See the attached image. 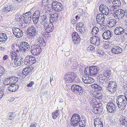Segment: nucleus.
I'll return each instance as SVG.
<instances>
[{
    "label": "nucleus",
    "instance_id": "obj_45",
    "mask_svg": "<svg viewBox=\"0 0 127 127\" xmlns=\"http://www.w3.org/2000/svg\"><path fill=\"white\" fill-rule=\"evenodd\" d=\"M60 112L59 110H57L56 111L52 113V117L54 119H56L57 117L59 115Z\"/></svg>",
    "mask_w": 127,
    "mask_h": 127
},
{
    "label": "nucleus",
    "instance_id": "obj_59",
    "mask_svg": "<svg viewBox=\"0 0 127 127\" xmlns=\"http://www.w3.org/2000/svg\"><path fill=\"white\" fill-rule=\"evenodd\" d=\"M103 96L101 94H98V95H97L96 96L95 100H97L98 99H101L102 98Z\"/></svg>",
    "mask_w": 127,
    "mask_h": 127
},
{
    "label": "nucleus",
    "instance_id": "obj_40",
    "mask_svg": "<svg viewBox=\"0 0 127 127\" xmlns=\"http://www.w3.org/2000/svg\"><path fill=\"white\" fill-rule=\"evenodd\" d=\"M58 4V5L56 7H54V8L53 9L55 11L57 12L60 11L61 10L62 8V5L61 4Z\"/></svg>",
    "mask_w": 127,
    "mask_h": 127
},
{
    "label": "nucleus",
    "instance_id": "obj_51",
    "mask_svg": "<svg viewBox=\"0 0 127 127\" xmlns=\"http://www.w3.org/2000/svg\"><path fill=\"white\" fill-rule=\"evenodd\" d=\"M61 4L60 3L56 1H53L52 3V6L53 7V9L54 8V7H56L58 5V4Z\"/></svg>",
    "mask_w": 127,
    "mask_h": 127
},
{
    "label": "nucleus",
    "instance_id": "obj_57",
    "mask_svg": "<svg viewBox=\"0 0 127 127\" xmlns=\"http://www.w3.org/2000/svg\"><path fill=\"white\" fill-rule=\"evenodd\" d=\"M72 38H75L80 37L78 34V33L77 32H73L72 34Z\"/></svg>",
    "mask_w": 127,
    "mask_h": 127
},
{
    "label": "nucleus",
    "instance_id": "obj_24",
    "mask_svg": "<svg viewBox=\"0 0 127 127\" xmlns=\"http://www.w3.org/2000/svg\"><path fill=\"white\" fill-rule=\"evenodd\" d=\"M114 32L116 35H120L124 33V29L120 27H116L114 30Z\"/></svg>",
    "mask_w": 127,
    "mask_h": 127
},
{
    "label": "nucleus",
    "instance_id": "obj_12",
    "mask_svg": "<svg viewBox=\"0 0 127 127\" xmlns=\"http://www.w3.org/2000/svg\"><path fill=\"white\" fill-rule=\"evenodd\" d=\"M96 20L98 23L99 24H103L104 22V15L102 13L98 14L96 16Z\"/></svg>",
    "mask_w": 127,
    "mask_h": 127
},
{
    "label": "nucleus",
    "instance_id": "obj_56",
    "mask_svg": "<svg viewBox=\"0 0 127 127\" xmlns=\"http://www.w3.org/2000/svg\"><path fill=\"white\" fill-rule=\"evenodd\" d=\"M49 0H42V4L46 7V5L48 4Z\"/></svg>",
    "mask_w": 127,
    "mask_h": 127
},
{
    "label": "nucleus",
    "instance_id": "obj_38",
    "mask_svg": "<svg viewBox=\"0 0 127 127\" xmlns=\"http://www.w3.org/2000/svg\"><path fill=\"white\" fill-rule=\"evenodd\" d=\"M120 122L122 125H124L126 127H127V118L122 117L120 118Z\"/></svg>",
    "mask_w": 127,
    "mask_h": 127
},
{
    "label": "nucleus",
    "instance_id": "obj_19",
    "mask_svg": "<svg viewBox=\"0 0 127 127\" xmlns=\"http://www.w3.org/2000/svg\"><path fill=\"white\" fill-rule=\"evenodd\" d=\"M3 10L4 12L10 11H12L14 9L13 6L12 5L8 4H7L3 5Z\"/></svg>",
    "mask_w": 127,
    "mask_h": 127
},
{
    "label": "nucleus",
    "instance_id": "obj_29",
    "mask_svg": "<svg viewBox=\"0 0 127 127\" xmlns=\"http://www.w3.org/2000/svg\"><path fill=\"white\" fill-rule=\"evenodd\" d=\"M99 31V29L97 27L95 26L93 28L92 30L91 33V35H92V36H97L98 35V33Z\"/></svg>",
    "mask_w": 127,
    "mask_h": 127
},
{
    "label": "nucleus",
    "instance_id": "obj_49",
    "mask_svg": "<svg viewBox=\"0 0 127 127\" xmlns=\"http://www.w3.org/2000/svg\"><path fill=\"white\" fill-rule=\"evenodd\" d=\"M50 23H54L55 24L56 23L58 20L57 19V18H55L53 17H51L50 16Z\"/></svg>",
    "mask_w": 127,
    "mask_h": 127
},
{
    "label": "nucleus",
    "instance_id": "obj_13",
    "mask_svg": "<svg viewBox=\"0 0 127 127\" xmlns=\"http://www.w3.org/2000/svg\"><path fill=\"white\" fill-rule=\"evenodd\" d=\"M99 10L103 14L108 15L109 13L108 8L105 5L101 4L99 6Z\"/></svg>",
    "mask_w": 127,
    "mask_h": 127
},
{
    "label": "nucleus",
    "instance_id": "obj_46",
    "mask_svg": "<svg viewBox=\"0 0 127 127\" xmlns=\"http://www.w3.org/2000/svg\"><path fill=\"white\" fill-rule=\"evenodd\" d=\"M10 80L9 78L5 79L3 81V84L5 85L11 84V81Z\"/></svg>",
    "mask_w": 127,
    "mask_h": 127
},
{
    "label": "nucleus",
    "instance_id": "obj_16",
    "mask_svg": "<svg viewBox=\"0 0 127 127\" xmlns=\"http://www.w3.org/2000/svg\"><path fill=\"white\" fill-rule=\"evenodd\" d=\"M113 6L111 8L112 10L118 9L119 8L121 5L120 1L119 0H114L113 2Z\"/></svg>",
    "mask_w": 127,
    "mask_h": 127
},
{
    "label": "nucleus",
    "instance_id": "obj_34",
    "mask_svg": "<svg viewBox=\"0 0 127 127\" xmlns=\"http://www.w3.org/2000/svg\"><path fill=\"white\" fill-rule=\"evenodd\" d=\"M116 23V20L113 19H111L109 21H108L107 22V23L108 25V26L109 27H113L115 26Z\"/></svg>",
    "mask_w": 127,
    "mask_h": 127
},
{
    "label": "nucleus",
    "instance_id": "obj_7",
    "mask_svg": "<svg viewBox=\"0 0 127 127\" xmlns=\"http://www.w3.org/2000/svg\"><path fill=\"white\" fill-rule=\"evenodd\" d=\"M79 120H80V116L77 114H73L71 120V125L74 127L78 126Z\"/></svg>",
    "mask_w": 127,
    "mask_h": 127
},
{
    "label": "nucleus",
    "instance_id": "obj_43",
    "mask_svg": "<svg viewBox=\"0 0 127 127\" xmlns=\"http://www.w3.org/2000/svg\"><path fill=\"white\" fill-rule=\"evenodd\" d=\"M12 46L14 50L15 51H18L20 49L18 44H17L16 43H15L14 44L12 45Z\"/></svg>",
    "mask_w": 127,
    "mask_h": 127
},
{
    "label": "nucleus",
    "instance_id": "obj_47",
    "mask_svg": "<svg viewBox=\"0 0 127 127\" xmlns=\"http://www.w3.org/2000/svg\"><path fill=\"white\" fill-rule=\"evenodd\" d=\"M80 37L79 38L75 37L74 38H72L73 42L75 44H78L80 42Z\"/></svg>",
    "mask_w": 127,
    "mask_h": 127
},
{
    "label": "nucleus",
    "instance_id": "obj_8",
    "mask_svg": "<svg viewBox=\"0 0 127 127\" xmlns=\"http://www.w3.org/2000/svg\"><path fill=\"white\" fill-rule=\"evenodd\" d=\"M71 91L75 94L81 95L83 92V88L78 85H73L71 87Z\"/></svg>",
    "mask_w": 127,
    "mask_h": 127
},
{
    "label": "nucleus",
    "instance_id": "obj_54",
    "mask_svg": "<svg viewBox=\"0 0 127 127\" xmlns=\"http://www.w3.org/2000/svg\"><path fill=\"white\" fill-rule=\"evenodd\" d=\"M76 29L80 32H82L84 30V27H81L76 26Z\"/></svg>",
    "mask_w": 127,
    "mask_h": 127
},
{
    "label": "nucleus",
    "instance_id": "obj_62",
    "mask_svg": "<svg viewBox=\"0 0 127 127\" xmlns=\"http://www.w3.org/2000/svg\"><path fill=\"white\" fill-rule=\"evenodd\" d=\"M15 115L13 113H11L8 119L10 120L13 119L15 118Z\"/></svg>",
    "mask_w": 127,
    "mask_h": 127
},
{
    "label": "nucleus",
    "instance_id": "obj_42",
    "mask_svg": "<svg viewBox=\"0 0 127 127\" xmlns=\"http://www.w3.org/2000/svg\"><path fill=\"white\" fill-rule=\"evenodd\" d=\"M16 56H15L12 58V62H13V60H15L20 59L22 58L21 57V54H20L19 53H16Z\"/></svg>",
    "mask_w": 127,
    "mask_h": 127
},
{
    "label": "nucleus",
    "instance_id": "obj_10",
    "mask_svg": "<svg viewBox=\"0 0 127 127\" xmlns=\"http://www.w3.org/2000/svg\"><path fill=\"white\" fill-rule=\"evenodd\" d=\"M12 30L13 33L17 38L21 37L22 36L23 32L19 29L14 27L13 28Z\"/></svg>",
    "mask_w": 127,
    "mask_h": 127
},
{
    "label": "nucleus",
    "instance_id": "obj_41",
    "mask_svg": "<svg viewBox=\"0 0 127 127\" xmlns=\"http://www.w3.org/2000/svg\"><path fill=\"white\" fill-rule=\"evenodd\" d=\"M23 18L28 17L29 18H32V15L31 12L29 11L27 12L23 15Z\"/></svg>",
    "mask_w": 127,
    "mask_h": 127
},
{
    "label": "nucleus",
    "instance_id": "obj_15",
    "mask_svg": "<svg viewBox=\"0 0 127 127\" xmlns=\"http://www.w3.org/2000/svg\"><path fill=\"white\" fill-rule=\"evenodd\" d=\"M46 32H51L54 29L53 24L49 23V22L43 25Z\"/></svg>",
    "mask_w": 127,
    "mask_h": 127
},
{
    "label": "nucleus",
    "instance_id": "obj_55",
    "mask_svg": "<svg viewBox=\"0 0 127 127\" xmlns=\"http://www.w3.org/2000/svg\"><path fill=\"white\" fill-rule=\"evenodd\" d=\"M97 55L98 56L101 57L103 55L104 52L102 50L97 51Z\"/></svg>",
    "mask_w": 127,
    "mask_h": 127
},
{
    "label": "nucleus",
    "instance_id": "obj_53",
    "mask_svg": "<svg viewBox=\"0 0 127 127\" xmlns=\"http://www.w3.org/2000/svg\"><path fill=\"white\" fill-rule=\"evenodd\" d=\"M95 47L93 45H90L87 48V50L88 51H91L94 50Z\"/></svg>",
    "mask_w": 127,
    "mask_h": 127
},
{
    "label": "nucleus",
    "instance_id": "obj_2",
    "mask_svg": "<svg viewBox=\"0 0 127 127\" xmlns=\"http://www.w3.org/2000/svg\"><path fill=\"white\" fill-rule=\"evenodd\" d=\"M38 28L37 26L34 25H32L29 27L27 29L28 35L33 37L38 36Z\"/></svg>",
    "mask_w": 127,
    "mask_h": 127
},
{
    "label": "nucleus",
    "instance_id": "obj_5",
    "mask_svg": "<svg viewBox=\"0 0 127 127\" xmlns=\"http://www.w3.org/2000/svg\"><path fill=\"white\" fill-rule=\"evenodd\" d=\"M30 51L32 55L36 56L40 54L42 50L39 45L35 44L31 46Z\"/></svg>",
    "mask_w": 127,
    "mask_h": 127
},
{
    "label": "nucleus",
    "instance_id": "obj_32",
    "mask_svg": "<svg viewBox=\"0 0 127 127\" xmlns=\"http://www.w3.org/2000/svg\"><path fill=\"white\" fill-rule=\"evenodd\" d=\"M38 36H39L37 39L38 44L41 46H45L46 43L45 40H44L41 37L39 36V35Z\"/></svg>",
    "mask_w": 127,
    "mask_h": 127
},
{
    "label": "nucleus",
    "instance_id": "obj_58",
    "mask_svg": "<svg viewBox=\"0 0 127 127\" xmlns=\"http://www.w3.org/2000/svg\"><path fill=\"white\" fill-rule=\"evenodd\" d=\"M93 98V97L91 96L90 95H88L87 98V100H88L90 103H91L92 102H91L92 101V99Z\"/></svg>",
    "mask_w": 127,
    "mask_h": 127
},
{
    "label": "nucleus",
    "instance_id": "obj_9",
    "mask_svg": "<svg viewBox=\"0 0 127 127\" xmlns=\"http://www.w3.org/2000/svg\"><path fill=\"white\" fill-rule=\"evenodd\" d=\"M116 107L114 103L111 102L107 103L106 108L108 111L110 113H113L116 110Z\"/></svg>",
    "mask_w": 127,
    "mask_h": 127
},
{
    "label": "nucleus",
    "instance_id": "obj_23",
    "mask_svg": "<svg viewBox=\"0 0 127 127\" xmlns=\"http://www.w3.org/2000/svg\"><path fill=\"white\" fill-rule=\"evenodd\" d=\"M103 38L105 40L110 39L111 37V33L110 31H108L104 32L102 34Z\"/></svg>",
    "mask_w": 127,
    "mask_h": 127
},
{
    "label": "nucleus",
    "instance_id": "obj_39",
    "mask_svg": "<svg viewBox=\"0 0 127 127\" xmlns=\"http://www.w3.org/2000/svg\"><path fill=\"white\" fill-rule=\"evenodd\" d=\"M90 67H86L85 69L84 72L85 74L87 75L91 76Z\"/></svg>",
    "mask_w": 127,
    "mask_h": 127
},
{
    "label": "nucleus",
    "instance_id": "obj_44",
    "mask_svg": "<svg viewBox=\"0 0 127 127\" xmlns=\"http://www.w3.org/2000/svg\"><path fill=\"white\" fill-rule=\"evenodd\" d=\"M49 32L46 31V32H44L42 34V37L46 39L50 38L51 37V36L49 33Z\"/></svg>",
    "mask_w": 127,
    "mask_h": 127
},
{
    "label": "nucleus",
    "instance_id": "obj_37",
    "mask_svg": "<svg viewBox=\"0 0 127 127\" xmlns=\"http://www.w3.org/2000/svg\"><path fill=\"white\" fill-rule=\"evenodd\" d=\"M86 120L85 119H82L80 121L79 120L78 123V125L80 127H84L86 125Z\"/></svg>",
    "mask_w": 127,
    "mask_h": 127
},
{
    "label": "nucleus",
    "instance_id": "obj_35",
    "mask_svg": "<svg viewBox=\"0 0 127 127\" xmlns=\"http://www.w3.org/2000/svg\"><path fill=\"white\" fill-rule=\"evenodd\" d=\"M9 78L11 81V84H16L18 80V78L15 76L11 77Z\"/></svg>",
    "mask_w": 127,
    "mask_h": 127
},
{
    "label": "nucleus",
    "instance_id": "obj_17",
    "mask_svg": "<svg viewBox=\"0 0 127 127\" xmlns=\"http://www.w3.org/2000/svg\"><path fill=\"white\" fill-rule=\"evenodd\" d=\"M20 46L21 47L22 50L24 52L28 51L30 49V46L27 42H21Z\"/></svg>",
    "mask_w": 127,
    "mask_h": 127
},
{
    "label": "nucleus",
    "instance_id": "obj_28",
    "mask_svg": "<svg viewBox=\"0 0 127 127\" xmlns=\"http://www.w3.org/2000/svg\"><path fill=\"white\" fill-rule=\"evenodd\" d=\"M31 68L30 66H29L24 68L22 71V73L23 75L26 76L30 74L31 71Z\"/></svg>",
    "mask_w": 127,
    "mask_h": 127
},
{
    "label": "nucleus",
    "instance_id": "obj_50",
    "mask_svg": "<svg viewBox=\"0 0 127 127\" xmlns=\"http://www.w3.org/2000/svg\"><path fill=\"white\" fill-rule=\"evenodd\" d=\"M30 59L31 64H34L36 62L35 58L32 56H30Z\"/></svg>",
    "mask_w": 127,
    "mask_h": 127
},
{
    "label": "nucleus",
    "instance_id": "obj_33",
    "mask_svg": "<svg viewBox=\"0 0 127 127\" xmlns=\"http://www.w3.org/2000/svg\"><path fill=\"white\" fill-rule=\"evenodd\" d=\"M6 75L4 73V68L1 66L0 67V83H1L0 78L2 79L4 78V76Z\"/></svg>",
    "mask_w": 127,
    "mask_h": 127
},
{
    "label": "nucleus",
    "instance_id": "obj_3",
    "mask_svg": "<svg viewBox=\"0 0 127 127\" xmlns=\"http://www.w3.org/2000/svg\"><path fill=\"white\" fill-rule=\"evenodd\" d=\"M76 76L73 72H70L67 73L64 77V80L66 83H70L75 81Z\"/></svg>",
    "mask_w": 127,
    "mask_h": 127
},
{
    "label": "nucleus",
    "instance_id": "obj_11",
    "mask_svg": "<svg viewBox=\"0 0 127 127\" xmlns=\"http://www.w3.org/2000/svg\"><path fill=\"white\" fill-rule=\"evenodd\" d=\"M90 42L96 46H98L100 43V38L97 36H93L90 39Z\"/></svg>",
    "mask_w": 127,
    "mask_h": 127
},
{
    "label": "nucleus",
    "instance_id": "obj_21",
    "mask_svg": "<svg viewBox=\"0 0 127 127\" xmlns=\"http://www.w3.org/2000/svg\"><path fill=\"white\" fill-rule=\"evenodd\" d=\"M39 21L40 24L43 26L49 22L48 18L46 15H44L41 16Z\"/></svg>",
    "mask_w": 127,
    "mask_h": 127
},
{
    "label": "nucleus",
    "instance_id": "obj_36",
    "mask_svg": "<svg viewBox=\"0 0 127 127\" xmlns=\"http://www.w3.org/2000/svg\"><path fill=\"white\" fill-rule=\"evenodd\" d=\"M30 56H27L25 58L24 60V64L27 65H31V63L30 59Z\"/></svg>",
    "mask_w": 127,
    "mask_h": 127
},
{
    "label": "nucleus",
    "instance_id": "obj_30",
    "mask_svg": "<svg viewBox=\"0 0 127 127\" xmlns=\"http://www.w3.org/2000/svg\"><path fill=\"white\" fill-rule=\"evenodd\" d=\"M94 125L95 127H103L102 122L99 118L96 119L94 121Z\"/></svg>",
    "mask_w": 127,
    "mask_h": 127
},
{
    "label": "nucleus",
    "instance_id": "obj_4",
    "mask_svg": "<svg viewBox=\"0 0 127 127\" xmlns=\"http://www.w3.org/2000/svg\"><path fill=\"white\" fill-rule=\"evenodd\" d=\"M106 87L107 90L112 93H115L117 89V83L114 81H110Z\"/></svg>",
    "mask_w": 127,
    "mask_h": 127
},
{
    "label": "nucleus",
    "instance_id": "obj_22",
    "mask_svg": "<svg viewBox=\"0 0 127 127\" xmlns=\"http://www.w3.org/2000/svg\"><path fill=\"white\" fill-rule=\"evenodd\" d=\"M122 49L118 46L114 47L111 49L112 52L114 54H118L122 52Z\"/></svg>",
    "mask_w": 127,
    "mask_h": 127
},
{
    "label": "nucleus",
    "instance_id": "obj_1",
    "mask_svg": "<svg viewBox=\"0 0 127 127\" xmlns=\"http://www.w3.org/2000/svg\"><path fill=\"white\" fill-rule=\"evenodd\" d=\"M116 103L118 107L121 109L123 110L125 108L127 102L123 95L118 96L116 99Z\"/></svg>",
    "mask_w": 127,
    "mask_h": 127
},
{
    "label": "nucleus",
    "instance_id": "obj_6",
    "mask_svg": "<svg viewBox=\"0 0 127 127\" xmlns=\"http://www.w3.org/2000/svg\"><path fill=\"white\" fill-rule=\"evenodd\" d=\"M125 14V11L123 9H118L113 14V16L115 19L121 20L123 18Z\"/></svg>",
    "mask_w": 127,
    "mask_h": 127
},
{
    "label": "nucleus",
    "instance_id": "obj_27",
    "mask_svg": "<svg viewBox=\"0 0 127 127\" xmlns=\"http://www.w3.org/2000/svg\"><path fill=\"white\" fill-rule=\"evenodd\" d=\"M7 38L6 34L4 33H0V42L3 43L5 42Z\"/></svg>",
    "mask_w": 127,
    "mask_h": 127
},
{
    "label": "nucleus",
    "instance_id": "obj_64",
    "mask_svg": "<svg viewBox=\"0 0 127 127\" xmlns=\"http://www.w3.org/2000/svg\"><path fill=\"white\" fill-rule=\"evenodd\" d=\"M33 14L39 17L40 15L39 11V10H37Z\"/></svg>",
    "mask_w": 127,
    "mask_h": 127
},
{
    "label": "nucleus",
    "instance_id": "obj_25",
    "mask_svg": "<svg viewBox=\"0 0 127 127\" xmlns=\"http://www.w3.org/2000/svg\"><path fill=\"white\" fill-rule=\"evenodd\" d=\"M103 86L102 84H95L91 85L92 87L94 88L95 90L96 91H100L101 90L102 87Z\"/></svg>",
    "mask_w": 127,
    "mask_h": 127
},
{
    "label": "nucleus",
    "instance_id": "obj_20",
    "mask_svg": "<svg viewBox=\"0 0 127 127\" xmlns=\"http://www.w3.org/2000/svg\"><path fill=\"white\" fill-rule=\"evenodd\" d=\"M19 86L15 84H11L8 87V90L10 92H14L19 89Z\"/></svg>",
    "mask_w": 127,
    "mask_h": 127
},
{
    "label": "nucleus",
    "instance_id": "obj_14",
    "mask_svg": "<svg viewBox=\"0 0 127 127\" xmlns=\"http://www.w3.org/2000/svg\"><path fill=\"white\" fill-rule=\"evenodd\" d=\"M83 82L87 84H92L94 81V80L92 78L86 75L83 76L82 77Z\"/></svg>",
    "mask_w": 127,
    "mask_h": 127
},
{
    "label": "nucleus",
    "instance_id": "obj_60",
    "mask_svg": "<svg viewBox=\"0 0 127 127\" xmlns=\"http://www.w3.org/2000/svg\"><path fill=\"white\" fill-rule=\"evenodd\" d=\"M50 17H53L55 18H57L58 20V15L57 13H55L53 14H52L50 15Z\"/></svg>",
    "mask_w": 127,
    "mask_h": 127
},
{
    "label": "nucleus",
    "instance_id": "obj_63",
    "mask_svg": "<svg viewBox=\"0 0 127 127\" xmlns=\"http://www.w3.org/2000/svg\"><path fill=\"white\" fill-rule=\"evenodd\" d=\"M98 106V105L97 104V105H96V107L95 106L93 107V111L95 113H97V112L96 109H97V106Z\"/></svg>",
    "mask_w": 127,
    "mask_h": 127
},
{
    "label": "nucleus",
    "instance_id": "obj_26",
    "mask_svg": "<svg viewBox=\"0 0 127 127\" xmlns=\"http://www.w3.org/2000/svg\"><path fill=\"white\" fill-rule=\"evenodd\" d=\"M91 76L95 75L98 71L97 67L95 66H93L90 67Z\"/></svg>",
    "mask_w": 127,
    "mask_h": 127
},
{
    "label": "nucleus",
    "instance_id": "obj_61",
    "mask_svg": "<svg viewBox=\"0 0 127 127\" xmlns=\"http://www.w3.org/2000/svg\"><path fill=\"white\" fill-rule=\"evenodd\" d=\"M16 20L20 22L22 20V17L21 15H18L16 18Z\"/></svg>",
    "mask_w": 127,
    "mask_h": 127
},
{
    "label": "nucleus",
    "instance_id": "obj_48",
    "mask_svg": "<svg viewBox=\"0 0 127 127\" xmlns=\"http://www.w3.org/2000/svg\"><path fill=\"white\" fill-rule=\"evenodd\" d=\"M23 19L24 22L26 24H28L31 23L32 18L27 17L23 18Z\"/></svg>",
    "mask_w": 127,
    "mask_h": 127
},
{
    "label": "nucleus",
    "instance_id": "obj_52",
    "mask_svg": "<svg viewBox=\"0 0 127 127\" xmlns=\"http://www.w3.org/2000/svg\"><path fill=\"white\" fill-rule=\"evenodd\" d=\"M103 24H99V27L100 30L102 31H104L106 30L107 28H106V26L105 25H103Z\"/></svg>",
    "mask_w": 127,
    "mask_h": 127
},
{
    "label": "nucleus",
    "instance_id": "obj_18",
    "mask_svg": "<svg viewBox=\"0 0 127 127\" xmlns=\"http://www.w3.org/2000/svg\"><path fill=\"white\" fill-rule=\"evenodd\" d=\"M108 79V78L107 76H106V75H101L100 76V77L99 79V82L101 84H102L105 83H108L109 82Z\"/></svg>",
    "mask_w": 127,
    "mask_h": 127
},
{
    "label": "nucleus",
    "instance_id": "obj_31",
    "mask_svg": "<svg viewBox=\"0 0 127 127\" xmlns=\"http://www.w3.org/2000/svg\"><path fill=\"white\" fill-rule=\"evenodd\" d=\"M23 61L24 60L22 58L20 59L15 60H13V62L14 63L15 65L14 67L21 65L23 63Z\"/></svg>",
    "mask_w": 127,
    "mask_h": 127
}]
</instances>
